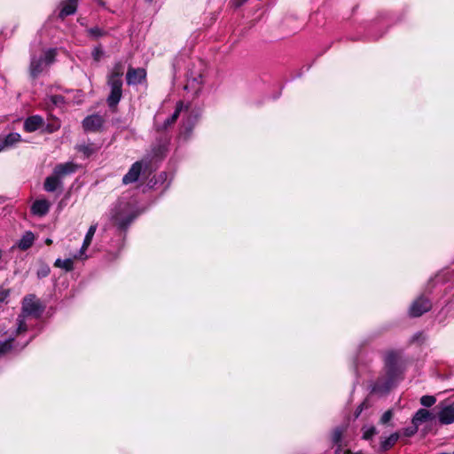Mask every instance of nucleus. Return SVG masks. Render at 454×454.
Returning a JSON list of instances; mask_svg holds the SVG:
<instances>
[{
	"label": "nucleus",
	"mask_w": 454,
	"mask_h": 454,
	"mask_svg": "<svg viewBox=\"0 0 454 454\" xmlns=\"http://www.w3.org/2000/svg\"><path fill=\"white\" fill-rule=\"evenodd\" d=\"M124 66L119 62L115 64L111 74L108 76V84L111 87V92L107 98L109 106H116L121 98L122 95V80Z\"/></svg>",
	"instance_id": "nucleus-1"
},
{
	"label": "nucleus",
	"mask_w": 454,
	"mask_h": 454,
	"mask_svg": "<svg viewBox=\"0 0 454 454\" xmlns=\"http://www.w3.org/2000/svg\"><path fill=\"white\" fill-rule=\"evenodd\" d=\"M40 313V307L35 296L29 295L24 298L22 304V313L17 318V328L15 335L25 333L27 330L26 317L27 316L37 317Z\"/></svg>",
	"instance_id": "nucleus-2"
},
{
	"label": "nucleus",
	"mask_w": 454,
	"mask_h": 454,
	"mask_svg": "<svg viewBox=\"0 0 454 454\" xmlns=\"http://www.w3.org/2000/svg\"><path fill=\"white\" fill-rule=\"evenodd\" d=\"M400 374L399 369L393 363H387L386 375L380 378L373 387L376 393L387 392L396 382Z\"/></svg>",
	"instance_id": "nucleus-3"
},
{
	"label": "nucleus",
	"mask_w": 454,
	"mask_h": 454,
	"mask_svg": "<svg viewBox=\"0 0 454 454\" xmlns=\"http://www.w3.org/2000/svg\"><path fill=\"white\" fill-rule=\"evenodd\" d=\"M136 217L129 203H120L112 213V219L120 228H126Z\"/></svg>",
	"instance_id": "nucleus-4"
},
{
	"label": "nucleus",
	"mask_w": 454,
	"mask_h": 454,
	"mask_svg": "<svg viewBox=\"0 0 454 454\" xmlns=\"http://www.w3.org/2000/svg\"><path fill=\"white\" fill-rule=\"evenodd\" d=\"M431 302L424 296L419 297L415 300L410 307V316L417 317L427 312L431 309Z\"/></svg>",
	"instance_id": "nucleus-5"
},
{
	"label": "nucleus",
	"mask_w": 454,
	"mask_h": 454,
	"mask_svg": "<svg viewBox=\"0 0 454 454\" xmlns=\"http://www.w3.org/2000/svg\"><path fill=\"white\" fill-rule=\"evenodd\" d=\"M105 120L99 114H92L86 117L82 121V126L87 131H98L102 128Z\"/></svg>",
	"instance_id": "nucleus-6"
},
{
	"label": "nucleus",
	"mask_w": 454,
	"mask_h": 454,
	"mask_svg": "<svg viewBox=\"0 0 454 454\" xmlns=\"http://www.w3.org/2000/svg\"><path fill=\"white\" fill-rule=\"evenodd\" d=\"M96 230H97V224H93L91 225L87 233H86V236L84 238V240H83V243H82V246L79 251V253L77 254L74 255V259H79V260H84L87 258L85 254V251L87 250V248L90 247V245L91 244V241H92V239L94 237V234L96 232Z\"/></svg>",
	"instance_id": "nucleus-7"
},
{
	"label": "nucleus",
	"mask_w": 454,
	"mask_h": 454,
	"mask_svg": "<svg viewBox=\"0 0 454 454\" xmlns=\"http://www.w3.org/2000/svg\"><path fill=\"white\" fill-rule=\"evenodd\" d=\"M438 420L442 425L454 423V404L445 405L438 411Z\"/></svg>",
	"instance_id": "nucleus-8"
},
{
	"label": "nucleus",
	"mask_w": 454,
	"mask_h": 454,
	"mask_svg": "<svg viewBox=\"0 0 454 454\" xmlns=\"http://www.w3.org/2000/svg\"><path fill=\"white\" fill-rule=\"evenodd\" d=\"M145 70L144 68H129L127 72V82L129 85L141 83L145 79Z\"/></svg>",
	"instance_id": "nucleus-9"
},
{
	"label": "nucleus",
	"mask_w": 454,
	"mask_h": 454,
	"mask_svg": "<svg viewBox=\"0 0 454 454\" xmlns=\"http://www.w3.org/2000/svg\"><path fill=\"white\" fill-rule=\"evenodd\" d=\"M141 170L142 163L139 161L135 162L129 168V172L123 176V184H129L136 182L141 174Z\"/></svg>",
	"instance_id": "nucleus-10"
},
{
	"label": "nucleus",
	"mask_w": 454,
	"mask_h": 454,
	"mask_svg": "<svg viewBox=\"0 0 454 454\" xmlns=\"http://www.w3.org/2000/svg\"><path fill=\"white\" fill-rule=\"evenodd\" d=\"M43 124V119L39 115L28 117L24 122V129L27 132H34L40 129Z\"/></svg>",
	"instance_id": "nucleus-11"
},
{
	"label": "nucleus",
	"mask_w": 454,
	"mask_h": 454,
	"mask_svg": "<svg viewBox=\"0 0 454 454\" xmlns=\"http://www.w3.org/2000/svg\"><path fill=\"white\" fill-rule=\"evenodd\" d=\"M75 169L74 164L67 162L57 165L53 169V173L61 180L65 176L74 173Z\"/></svg>",
	"instance_id": "nucleus-12"
},
{
	"label": "nucleus",
	"mask_w": 454,
	"mask_h": 454,
	"mask_svg": "<svg viewBox=\"0 0 454 454\" xmlns=\"http://www.w3.org/2000/svg\"><path fill=\"white\" fill-rule=\"evenodd\" d=\"M50 203L46 200H35L32 205V212L34 215L43 216L48 213Z\"/></svg>",
	"instance_id": "nucleus-13"
},
{
	"label": "nucleus",
	"mask_w": 454,
	"mask_h": 454,
	"mask_svg": "<svg viewBox=\"0 0 454 454\" xmlns=\"http://www.w3.org/2000/svg\"><path fill=\"white\" fill-rule=\"evenodd\" d=\"M433 414L427 409H419L412 418L411 424L419 427L420 424L432 419Z\"/></svg>",
	"instance_id": "nucleus-14"
},
{
	"label": "nucleus",
	"mask_w": 454,
	"mask_h": 454,
	"mask_svg": "<svg viewBox=\"0 0 454 454\" xmlns=\"http://www.w3.org/2000/svg\"><path fill=\"white\" fill-rule=\"evenodd\" d=\"M45 66H47V64H45V61L42 57L39 59L33 57L30 63V74L33 77H36L42 73Z\"/></svg>",
	"instance_id": "nucleus-15"
},
{
	"label": "nucleus",
	"mask_w": 454,
	"mask_h": 454,
	"mask_svg": "<svg viewBox=\"0 0 454 454\" xmlns=\"http://www.w3.org/2000/svg\"><path fill=\"white\" fill-rule=\"evenodd\" d=\"M78 0H67L63 3L62 9L60 11V18H65L68 15H72L75 12L77 8Z\"/></svg>",
	"instance_id": "nucleus-16"
},
{
	"label": "nucleus",
	"mask_w": 454,
	"mask_h": 454,
	"mask_svg": "<svg viewBox=\"0 0 454 454\" xmlns=\"http://www.w3.org/2000/svg\"><path fill=\"white\" fill-rule=\"evenodd\" d=\"M61 185V180L53 173L48 176L44 181V190L47 192H54L58 187Z\"/></svg>",
	"instance_id": "nucleus-17"
},
{
	"label": "nucleus",
	"mask_w": 454,
	"mask_h": 454,
	"mask_svg": "<svg viewBox=\"0 0 454 454\" xmlns=\"http://www.w3.org/2000/svg\"><path fill=\"white\" fill-rule=\"evenodd\" d=\"M35 240V236L31 231L26 232L18 243V247L21 250H27L29 248Z\"/></svg>",
	"instance_id": "nucleus-18"
},
{
	"label": "nucleus",
	"mask_w": 454,
	"mask_h": 454,
	"mask_svg": "<svg viewBox=\"0 0 454 454\" xmlns=\"http://www.w3.org/2000/svg\"><path fill=\"white\" fill-rule=\"evenodd\" d=\"M203 83V76L201 74H199L195 76H190L185 85V89L189 87L192 88L195 91H199L200 90V86Z\"/></svg>",
	"instance_id": "nucleus-19"
},
{
	"label": "nucleus",
	"mask_w": 454,
	"mask_h": 454,
	"mask_svg": "<svg viewBox=\"0 0 454 454\" xmlns=\"http://www.w3.org/2000/svg\"><path fill=\"white\" fill-rule=\"evenodd\" d=\"M399 439V434L394 433L388 437L382 439L380 442V449L382 450H387L392 448Z\"/></svg>",
	"instance_id": "nucleus-20"
},
{
	"label": "nucleus",
	"mask_w": 454,
	"mask_h": 454,
	"mask_svg": "<svg viewBox=\"0 0 454 454\" xmlns=\"http://www.w3.org/2000/svg\"><path fill=\"white\" fill-rule=\"evenodd\" d=\"M13 333H11L8 340L4 341H0V356L7 354L13 348Z\"/></svg>",
	"instance_id": "nucleus-21"
},
{
	"label": "nucleus",
	"mask_w": 454,
	"mask_h": 454,
	"mask_svg": "<svg viewBox=\"0 0 454 454\" xmlns=\"http://www.w3.org/2000/svg\"><path fill=\"white\" fill-rule=\"evenodd\" d=\"M6 149L14 146L17 143L20 142L21 137L18 133H10L3 137Z\"/></svg>",
	"instance_id": "nucleus-22"
},
{
	"label": "nucleus",
	"mask_w": 454,
	"mask_h": 454,
	"mask_svg": "<svg viewBox=\"0 0 454 454\" xmlns=\"http://www.w3.org/2000/svg\"><path fill=\"white\" fill-rule=\"evenodd\" d=\"M182 108H183V104L181 102H179L176 107V110L175 112L173 113V114L171 115L170 118H168L165 122H164V125L162 127V129H168L169 126H171L173 123L176 122V121L177 120L181 111H182Z\"/></svg>",
	"instance_id": "nucleus-23"
},
{
	"label": "nucleus",
	"mask_w": 454,
	"mask_h": 454,
	"mask_svg": "<svg viewBox=\"0 0 454 454\" xmlns=\"http://www.w3.org/2000/svg\"><path fill=\"white\" fill-rule=\"evenodd\" d=\"M54 266L61 268L66 271H71L74 269V261L71 258L65 260L57 259L54 262Z\"/></svg>",
	"instance_id": "nucleus-24"
},
{
	"label": "nucleus",
	"mask_w": 454,
	"mask_h": 454,
	"mask_svg": "<svg viewBox=\"0 0 454 454\" xmlns=\"http://www.w3.org/2000/svg\"><path fill=\"white\" fill-rule=\"evenodd\" d=\"M78 150L83 153L86 156H90L96 152L97 147L93 144L80 145L78 146Z\"/></svg>",
	"instance_id": "nucleus-25"
},
{
	"label": "nucleus",
	"mask_w": 454,
	"mask_h": 454,
	"mask_svg": "<svg viewBox=\"0 0 454 454\" xmlns=\"http://www.w3.org/2000/svg\"><path fill=\"white\" fill-rule=\"evenodd\" d=\"M377 434V430L374 427H363V438L365 440L371 439Z\"/></svg>",
	"instance_id": "nucleus-26"
},
{
	"label": "nucleus",
	"mask_w": 454,
	"mask_h": 454,
	"mask_svg": "<svg viewBox=\"0 0 454 454\" xmlns=\"http://www.w3.org/2000/svg\"><path fill=\"white\" fill-rule=\"evenodd\" d=\"M436 402V399L433 395H423L420 398V403L425 407H431L433 406Z\"/></svg>",
	"instance_id": "nucleus-27"
},
{
	"label": "nucleus",
	"mask_w": 454,
	"mask_h": 454,
	"mask_svg": "<svg viewBox=\"0 0 454 454\" xmlns=\"http://www.w3.org/2000/svg\"><path fill=\"white\" fill-rule=\"evenodd\" d=\"M55 56H56V51L54 49H51V50H48L44 53L43 57H42V58L45 61V64L50 65L51 63H52L54 61Z\"/></svg>",
	"instance_id": "nucleus-28"
},
{
	"label": "nucleus",
	"mask_w": 454,
	"mask_h": 454,
	"mask_svg": "<svg viewBox=\"0 0 454 454\" xmlns=\"http://www.w3.org/2000/svg\"><path fill=\"white\" fill-rule=\"evenodd\" d=\"M418 429L419 427L417 425L412 424L411 427L404 428L403 434L407 437H411L418 432Z\"/></svg>",
	"instance_id": "nucleus-29"
},
{
	"label": "nucleus",
	"mask_w": 454,
	"mask_h": 454,
	"mask_svg": "<svg viewBox=\"0 0 454 454\" xmlns=\"http://www.w3.org/2000/svg\"><path fill=\"white\" fill-rule=\"evenodd\" d=\"M49 101L53 106H60L64 102V98L60 95H53L49 97Z\"/></svg>",
	"instance_id": "nucleus-30"
},
{
	"label": "nucleus",
	"mask_w": 454,
	"mask_h": 454,
	"mask_svg": "<svg viewBox=\"0 0 454 454\" xmlns=\"http://www.w3.org/2000/svg\"><path fill=\"white\" fill-rule=\"evenodd\" d=\"M393 418V411L391 410H388L383 413L381 416L380 422L383 425L387 424Z\"/></svg>",
	"instance_id": "nucleus-31"
},
{
	"label": "nucleus",
	"mask_w": 454,
	"mask_h": 454,
	"mask_svg": "<svg viewBox=\"0 0 454 454\" xmlns=\"http://www.w3.org/2000/svg\"><path fill=\"white\" fill-rule=\"evenodd\" d=\"M88 33L90 36H93L95 38H98L99 36H102L105 33L102 29L99 27H92L88 30Z\"/></svg>",
	"instance_id": "nucleus-32"
},
{
	"label": "nucleus",
	"mask_w": 454,
	"mask_h": 454,
	"mask_svg": "<svg viewBox=\"0 0 454 454\" xmlns=\"http://www.w3.org/2000/svg\"><path fill=\"white\" fill-rule=\"evenodd\" d=\"M103 56V51L100 47H96L92 51V57L94 60L99 61L101 57Z\"/></svg>",
	"instance_id": "nucleus-33"
},
{
	"label": "nucleus",
	"mask_w": 454,
	"mask_h": 454,
	"mask_svg": "<svg viewBox=\"0 0 454 454\" xmlns=\"http://www.w3.org/2000/svg\"><path fill=\"white\" fill-rule=\"evenodd\" d=\"M340 437H341V431L339 429L335 430L333 434V442L338 443L340 441Z\"/></svg>",
	"instance_id": "nucleus-34"
},
{
	"label": "nucleus",
	"mask_w": 454,
	"mask_h": 454,
	"mask_svg": "<svg viewBox=\"0 0 454 454\" xmlns=\"http://www.w3.org/2000/svg\"><path fill=\"white\" fill-rule=\"evenodd\" d=\"M9 294V291L8 290H0V301H4L7 296Z\"/></svg>",
	"instance_id": "nucleus-35"
},
{
	"label": "nucleus",
	"mask_w": 454,
	"mask_h": 454,
	"mask_svg": "<svg viewBox=\"0 0 454 454\" xmlns=\"http://www.w3.org/2000/svg\"><path fill=\"white\" fill-rule=\"evenodd\" d=\"M5 149H6V147H5L4 139H3V137H0V152L4 151Z\"/></svg>",
	"instance_id": "nucleus-36"
},
{
	"label": "nucleus",
	"mask_w": 454,
	"mask_h": 454,
	"mask_svg": "<svg viewBox=\"0 0 454 454\" xmlns=\"http://www.w3.org/2000/svg\"><path fill=\"white\" fill-rule=\"evenodd\" d=\"M48 273H49V270L47 269V270H42V272H41V273H39V275H41V276H43V277H45V276H47V275H48Z\"/></svg>",
	"instance_id": "nucleus-37"
},
{
	"label": "nucleus",
	"mask_w": 454,
	"mask_h": 454,
	"mask_svg": "<svg viewBox=\"0 0 454 454\" xmlns=\"http://www.w3.org/2000/svg\"><path fill=\"white\" fill-rule=\"evenodd\" d=\"M45 243H46L47 245H51V244L52 243V240H51V239H49V238H48V239H45Z\"/></svg>",
	"instance_id": "nucleus-38"
},
{
	"label": "nucleus",
	"mask_w": 454,
	"mask_h": 454,
	"mask_svg": "<svg viewBox=\"0 0 454 454\" xmlns=\"http://www.w3.org/2000/svg\"><path fill=\"white\" fill-rule=\"evenodd\" d=\"M453 454H454V451H453Z\"/></svg>",
	"instance_id": "nucleus-39"
}]
</instances>
